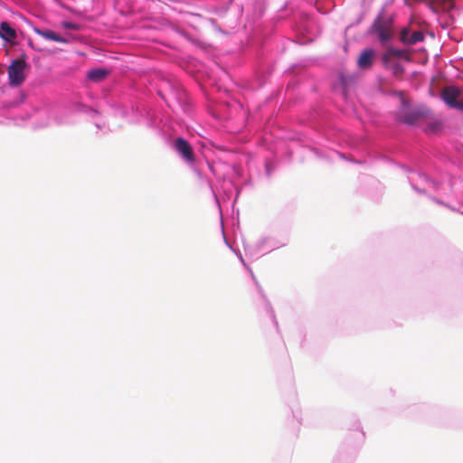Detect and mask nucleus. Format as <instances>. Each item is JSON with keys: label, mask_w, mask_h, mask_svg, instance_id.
Masks as SVG:
<instances>
[{"label": "nucleus", "mask_w": 463, "mask_h": 463, "mask_svg": "<svg viewBox=\"0 0 463 463\" xmlns=\"http://www.w3.org/2000/svg\"><path fill=\"white\" fill-rule=\"evenodd\" d=\"M393 53L396 55V56H402V51H394Z\"/></svg>", "instance_id": "obj_15"}, {"label": "nucleus", "mask_w": 463, "mask_h": 463, "mask_svg": "<svg viewBox=\"0 0 463 463\" xmlns=\"http://www.w3.org/2000/svg\"><path fill=\"white\" fill-rule=\"evenodd\" d=\"M0 37L5 41L12 42L16 38V32L11 27L9 23L2 22L0 24Z\"/></svg>", "instance_id": "obj_7"}, {"label": "nucleus", "mask_w": 463, "mask_h": 463, "mask_svg": "<svg viewBox=\"0 0 463 463\" xmlns=\"http://www.w3.org/2000/svg\"><path fill=\"white\" fill-rule=\"evenodd\" d=\"M175 147L176 151L188 162L194 161V154L192 146L183 137H178L175 140Z\"/></svg>", "instance_id": "obj_3"}, {"label": "nucleus", "mask_w": 463, "mask_h": 463, "mask_svg": "<svg viewBox=\"0 0 463 463\" xmlns=\"http://www.w3.org/2000/svg\"><path fill=\"white\" fill-rule=\"evenodd\" d=\"M28 67L26 61L23 59H16L12 61L7 69L9 84L11 86L21 85L25 78V69Z\"/></svg>", "instance_id": "obj_1"}, {"label": "nucleus", "mask_w": 463, "mask_h": 463, "mask_svg": "<svg viewBox=\"0 0 463 463\" xmlns=\"http://www.w3.org/2000/svg\"><path fill=\"white\" fill-rule=\"evenodd\" d=\"M35 33L46 40H50V41H53V42H57V43H67V40L65 38L61 37V35H59L52 30L35 29Z\"/></svg>", "instance_id": "obj_8"}, {"label": "nucleus", "mask_w": 463, "mask_h": 463, "mask_svg": "<svg viewBox=\"0 0 463 463\" xmlns=\"http://www.w3.org/2000/svg\"><path fill=\"white\" fill-rule=\"evenodd\" d=\"M63 26L67 29H71V30H79L80 29V26L76 24H73V23H70V22H66L63 24Z\"/></svg>", "instance_id": "obj_11"}, {"label": "nucleus", "mask_w": 463, "mask_h": 463, "mask_svg": "<svg viewBox=\"0 0 463 463\" xmlns=\"http://www.w3.org/2000/svg\"><path fill=\"white\" fill-rule=\"evenodd\" d=\"M408 34L409 32L406 29H404L401 35L402 41L405 43L415 44L424 40V35L420 31H415L410 36H408Z\"/></svg>", "instance_id": "obj_6"}, {"label": "nucleus", "mask_w": 463, "mask_h": 463, "mask_svg": "<svg viewBox=\"0 0 463 463\" xmlns=\"http://www.w3.org/2000/svg\"><path fill=\"white\" fill-rule=\"evenodd\" d=\"M460 95V90L455 86H449L442 90L441 98L450 108L458 106V98Z\"/></svg>", "instance_id": "obj_4"}, {"label": "nucleus", "mask_w": 463, "mask_h": 463, "mask_svg": "<svg viewBox=\"0 0 463 463\" xmlns=\"http://www.w3.org/2000/svg\"><path fill=\"white\" fill-rule=\"evenodd\" d=\"M452 108L458 109L463 111V101H458V106H453Z\"/></svg>", "instance_id": "obj_14"}, {"label": "nucleus", "mask_w": 463, "mask_h": 463, "mask_svg": "<svg viewBox=\"0 0 463 463\" xmlns=\"http://www.w3.org/2000/svg\"><path fill=\"white\" fill-rule=\"evenodd\" d=\"M108 71L103 69H96L88 72V79L91 81L99 82L106 78Z\"/></svg>", "instance_id": "obj_9"}, {"label": "nucleus", "mask_w": 463, "mask_h": 463, "mask_svg": "<svg viewBox=\"0 0 463 463\" xmlns=\"http://www.w3.org/2000/svg\"><path fill=\"white\" fill-rule=\"evenodd\" d=\"M374 57V52L371 49H367L362 52L360 54L357 64L361 69H368L373 64V59Z\"/></svg>", "instance_id": "obj_5"}, {"label": "nucleus", "mask_w": 463, "mask_h": 463, "mask_svg": "<svg viewBox=\"0 0 463 463\" xmlns=\"http://www.w3.org/2000/svg\"><path fill=\"white\" fill-rule=\"evenodd\" d=\"M373 28L378 34V38L382 43H386L393 35L392 22L390 20H382L378 18L373 23Z\"/></svg>", "instance_id": "obj_2"}, {"label": "nucleus", "mask_w": 463, "mask_h": 463, "mask_svg": "<svg viewBox=\"0 0 463 463\" xmlns=\"http://www.w3.org/2000/svg\"><path fill=\"white\" fill-rule=\"evenodd\" d=\"M392 71L395 76H401L404 72V69L402 65L396 63L392 67Z\"/></svg>", "instance_id": "obj_10"}, {"label": "nucleus", "mask_w": 463, "mask_h": 463, "mask_svg": "<svg viewBox=\"0 0 463 463\" xmlns=\"http://www.w3.org/2000/svg\"><path fill=\"white\" fill-rule=\"evenodd\" d=\"M430 128L431 131H437L439 128V123H436V124H433V125H430Z\"/></svg>", "instance_id": "obj_13"}, {"label": "nucleus", "mask_w": 463, "mask_h": 463, "mask_svg": "<svg viewBox=\"0 0 463 463\" xmlns=\"http://www.w3.org/2000/svg\"><path fill=\"white\" fill-rule=\"evenodd\" d=\"M417 119V116L412 114L410 117L406 118L404 121L409 124H412Z\"/></svg>", "instance_id": "obj_12"}]
</instances>
